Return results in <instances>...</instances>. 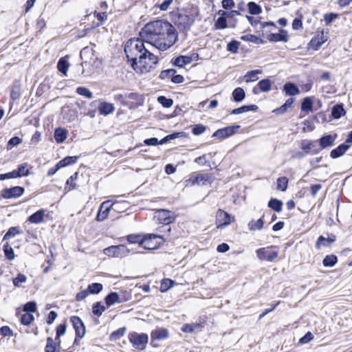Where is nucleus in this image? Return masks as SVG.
I'll return each instance as SVG.
<instances>
[{
	"mask_svg": "<svg viewBox=\"0 0 352 352\" xmlns=\"http://www.w3.org/2000/svg\"><path fill=\"white\" fill-rule=\"evenodd\" d=\"M139 36L147 43L161 51L172 47L177 41L178 34L175 27L164 20H156L146 24Z\"/></svg>",
	"mask_w": 352,
	"mask_h": 352,
	"instance_id": "obj_1",
	"label": "nucleus"
},
{
	"mask_svg": "<svg viewBox=\"0 0 352 352\" xmlns=\"http://www.w3.org/2000/svg\"><path fill=\"white\" fill-rule=\"evenodd\" d=\"M142 38H132L124 45V53L133 69L140 74L148 73L155 66L159 59L144 45Z\"/></svg>",
	"mask_w": 352,
	"mask_h": 352,
	"instance_id": "obj_2",
	"label": "nucleus"
},
{
	"mask_svg": "<svg viewBox=\"0 0 352 352\" xmlns=\"http://www.w3.org/2000/svg\"><path fill=\"white\" fill-rule=\"evenodd\" d=\"M134 253H142L140 251L133 252V249L128 248L124 245H111L104 250V253L108 256L113 257H125L130 252Z\"/></svg>",
	"mask_w": 352,
	"mask_h": 352,
	"instance_id": "obj_3",
	"label": "nucleus"
},
{
	"mask_svg": "<svg viewBox=\"0 0 352 352\" xmlns=\"http://www.w3.org/2000/svg\"><path fill=\"white\" fill-rule=\"evenodd\" d=\"M129 340L135 349L143 350L148 340V336L144 333L131 332L128 335Z\"/></svg>",
	"mask_w": 352,
	"mask_h": 352,
	"instance_id": "obj_4",
	"label": "nucleus"
},
{
	"mask_svg": "<svg viewBox=\"0 0 352 352\" xmlns=\"http://www.w3.org/2000/svg\"><path fill=\"white\" fill-rule=\"evenodd\" d=\"M157 239H164V236H160L156 234H149L143 237L141 247L144 250H152L159 248L161 241H156Z\"/></svg>",
	"mask_w": 352,
	"mask_h": 352,
	"instance_id": "obj_5",
	"label": "nucleus"
},
{
	"mask_svg": "<svg viewBox=\"0 0 352 352\" xmlns=\"http://www.w3.org/2000/svg\"><path fill=\"white\" fill-rule=\"evenodd\" d=\"M274 246L261 248L256 250V253L258 258L261 261L268 262L274 261L278 256V252L272 250Z\"/></svg>",
	"mask_w": 352,
	"mask_h": 352,
	"instance_id": "obj_6",
	"label": "nucleus"
},
{
	"mask_svg": "<svg viewBox=\"0 0 352 352\" xmlns=\"http://www.w3.org/2000/svg\"><path fill=\"white\" fill-rule=\"evenodd\" d=\"M155 217L160 224H170L176 218L173 212L166 209H157Z\"/></svg>",
	"mask_w": 352,
	"mask_h": 352,
	"instance_id": "obj_7",
	"label": "nucleus"
},
{
	"mask_svg": "<svg viewBox=\"0 0 352 352\" xmlns=\"http://www.w3.org/2000/svg\"><path fill=\"white\" fill-rule=\"evenodd\" d=\"M187 184L195 185L201 184L206 185L211 184L213 182V177L211 174H196L192 175L190 178L186 181Z\"/></svg>",
	"mask_w": 352,
	"mask_h": 352,
	"instance_id": "obj_8",
	"label": "nucleus"
},
{
	"mask_svg": "<svg viewBox=\"0 0 352 352\" xmlns=\"http://www.w3.org/2000/svg\"><path fill=\"white\" fill-rule=\"evenodd\" d=\"M241 126L235 124L228 126L222 129H219L214 131L212 135V138H217L219 139L228 138L236 133V131L240 129Z\"/></svg>",
	"mask_w": 352,
	"mask_h": 352,
	"instance_id": "obj_9",
	"label": "nucleus"
},
{
	"mask_svg": "<svg viewBox=\"0 0 352 352\" xmlns=\"http://www.w3.org/2000/svg\"><path fill=\"white\" fill-rule=\"evenodd\" d=\"M194 20L186 14H179L175 20V24L182 31L189 30Z\"/></svg>",
	"mask_w": 352,
	"mask_h": 352,
	"instance_id": "obj_10",
	"label": "nucleus"
},
{
	"mask_svg": "<svg viewBox=\"0 0 352 352\" xmlns=\"http://www.w3.org/2000/svg\"><path fill=\"white\" fill-rule=\"evenodd\" d=\"M234 217L221 209H219L216 214V223L218 228H223L230 225Z\"/></svg>",
	"mask_w": 352,
	"mask_h": 352,
	"instance_id": "obj_11",
	"label": "nucleus"
},
{
	"mask_svg": "<svg viewBox=\"0 0 352 352\" xmlns=\"http://www.w3.org/2000/svg\"><path fill=\"white\" fill-rule=\"evenodd\" d=\"M74 329H75L76 336L82 338L85 335V327L82 320L76 316L70 318Z\"/></svg>",
	"mask_w": 352,
	"mask_h": 352,
	"instance_id": "obj_12",
	"label": "nucleus"
},
{
	"mask_svg": "<svg viewBox=\"0 0 352 352\" xmlns=\"http://www.w3.org/2000/svg\"><path fill=\"white\" fill-rule=\"evenodd\" d=\"M24 191V188L21 186H14L10 188H3L1 190V196L4 199L18 198L23 194Z\"/></svg>",
	"mask_w": 352,
	"mask_h": 352,
	"instance_id": "obj_13",
	"label": "nucleus"
},
{
	"mask_svg": "<svg viewBox=\"0 0 352 352\" xmlns=\"http://www.w3.org/2000/svg\"><path fill=\"white\" fill-rule=\"evenodd\" d=\"M169 336V333L166 328H157L154 329L151 333V344L156 347L157 344H155L156 340H162L166 339Z\"/></svg>",
	"mask_w": 352,
	"mask_h": 352,
	"instance_id": "obj_14",
	"label": "nucleus"
},
{
	"mask_svg": "<svg viewBox=\"0 0 352 352\" xmlns=\"http://www.w3.org/2000/svg\"><path fill=\"white\" fill-rule=\"evenodd\" d=\"M113 205V204L111 203V201H106L102 202L100 206L98 212L96 217V221H102L104 220L107 217L110 209Z\"/></svg>",
	"mask_w": 352,
	"mask_h": 352,
	"instance_id": "obj_15",
	"label": "nucleus"
},
{
	"mask_svg": "<svg viewBox=\"0 0 352 352\" xmlns=\"http://www.w3.org/2000/svg\"><path fill=\"white\" fill-rule=\"evenodd\" d=\"M337 138V134H325L322 135L316 142L319 143L320 146L322 149H324L332 146L334 144V142Z\"/></svg>",
	"mask_w": 352,
	"mask_h": 352,
	"instance_id": "obj_16",
	"label": "nucleus"
},
{
	"mask_svg": "<svg viewBox=\"0 0 352 352\" xmlns=\"http://www.w3.org/2000/svg\"><path fill=\"white\" fill-rule=\"evenodd\" d=\"M193 58L191 56L179 55L172 58L170 63L175 67H183L186 65L191 63Z\"/></svg>",
	"mask_w": 352,
	"mask_h": 352,
	"instance_id": "obj_17",
	"label": "nucleus"
},
{
	"mask_svg": "<svg viewBox=\"0 0 352 352\" xmlns=\"http://www.w3.org/2000/svg\"><path fill=\"white\" fill-rule=\"evenodd\" d=\"M157 231L160 233L158 235L164 236V239H162V241H171L177 237L176 236H172L170 224H162L157 228Z\"/></svg>",
	"mask_w": 352,
	"mask_h": 352,
	"instance_id": "obj_18",
	"label": "nucleus"
},
{
	"mask_svg": "<svg viewBox=\"0 0 352 352\" xmlns=\"http://www.w3.org/2000/svg\"><path fill=\"white\" fill-rule=\"evenodd\" d=\"M336 239V236L333 234H330L327 238L320 236L316 243V248L320 250L322 247H329L335 242Z\"/></svg>",
	"mask_w": 352,
	"mask_h": 352,
	"instance_id": "obj_19",
	"label": "nucleus"
},
{
	"mask_svg": "<svg viewBox=\"0 0 352 352\" xmlns=\"http://www.w3.org/2000/svg\"><path fill=\"white\" fill-rule=\"evenodd\" d=\"M267 38L271 42H286L287 41V32L280 29L279 33H271L267 36Z\"/></svg>",
	"mask_w": 352,
	"mask_h": 352,
	"instance_id": "obj_20",
	"label": "nucleus"
},
{
	"mask_svg": "<svg viewBox=\"0 0 352 352\" xmlns=\"http://www.w3.org/2000/svg\"><path fill=\"white\" fill-rule=\"evenodd\" d=\"M272 87V81L269 78H265L263 80H261L258 82L257 87H255L252 89V92L254 94H258V89H260V91L263 92L269 91L271 89Z\"/></svg>",
	"mask_w": 352,
	"mask_h": 352,
	"instance_id": "obj_21",
	"label": "nucleus"
},
{
	"mask_svg": "<svg viewBox=\"0 0 352 352\" xmlns=\"http://www.w3.org/2000/svg\"><path fill=\"white\" fill-rule=\"evenodd\" d=\"M349 148L350 145L344 142L330 152V157L333 159L338 158L342 156Z\"/></svg>",
	"mask_w": 352,
	"mask_h": 352,
	"instance_id": "obj_22",
	"label": "nucleus"
},
{
	"mask_svg": "<svg viewBox=\"0 0 352 352\" xmlns=\"http://www.w3.org/2000/svg\"><path fill=\"white\" fill-rule=\"evenodd\" d=\"M246 17H247V19L248 20V21L250 22V23L254 27H256V25H260V28L261 29H265L270 26L273 27L274 28H276V25L272 21L262 22L258 19L255 18L254 16H247Z\"/></svg>",
	"mask_w": 352,
	"mask_h": 352,
	"instance_id": "obj_23",
	"label": "nucleus"
},
{
	"mask_svg": "<svg viewBox=\"0 0 352 352\" xmlns=\"http://www.w3.org/2000/svg\"><path fill=\"white\" fill-rule=\"evenodd\" d=\"M283 91L286 96H293L300 93L298 86L292 82H287L283 85Z\"/></svg>",
	"mask_w": 352,
	"mask_h": 352,
	"instance_id": "obj_24",
	"label": "nucleus"
},
{
	"mask_svg": "<svg viewBox=\"0 0 352 352\" xmlns=\"http://www.w3.org/2000/svg\"><path fill=\"white\" fill-rule=\"evenodd\" d=\"M115 110V107L112 103L107 102H101L98 106V111L100 114L107 116L112 113Z\"/></svg>",
	"mask_w": 352,
	"mask_h": 352,
	"instance_id": "obj_25",
	"label": "nucleus"
},
{
	"mask_svg": "<svg viewBox=\"0 0 352 352\" xmlns=\"http://www.w3.org/2000/svg\"><path fill=\"white\" fill-rule=\"evenodd\" d=\"M44 216V210H38L28 217V221H29L31 223L38 224L43 221Z\"/></svg>",
	"mask_w": 352,
	"mask_h": 352,
	"instance_id": "obj_26",
	"label": "nucleus"
},
{
	"mask_svg": "<svg viewBox=\"0 0 352 352\" xmlns=\"http://www.w3.org/2000/svg\"><path fill=\"white\" fill-rule=\"evenodd\" d=\"M258 107L256 104L243 105L239 108L234 109L231 111V114L237 115L248 111H256Z\"/></svg>",
	"mask_w": 352,
	"mask_h": 352,
	"instance_id": "obj_27",
	"label": "nucleus"
},
{
	"mask_svg": "<svg viewBox=\"0 0 352 352\" xmlns=\"http://www.w3.org/2000/svg\"><path fill=\"white\" fill-rule=\"evenodd\" d=\"M345 113L346 111L342 103L335 104L331 109V116L334 119H339Z\"/></svg>",
	"mask_w": 352,
	"mask_h": 352,
	"instance_id": "obj_28",
	"label": "nucleus"
},
{
	"mask_svg": "<svg viewBox=\"0 0 352 352\" xmlns=\"http://www.w3.org/2000/svg\"><path fill=\"white\" fill-rule=\"evenodd\" d=\"M104 301L107 307L113 305L115 303H120V296L117 292H111L105 298Z\"/></svg>",
	"mask_w": 352,
	"mask_h": 352,
	"instance_id": "obj_29",
	"label": "nucleus"
},
{
	"mask_svg": "<svg viewBox=\"0 0 352 352\" xmlns=\"http://www.w3.org/2000/svg\"><path fill=\"white\" fill-rule=\"evenodd\" d=\"M218 14L219 16L214 22V27L217 30L226 29L228 27L226 16L223 15V10H219Z\"/></svg>",
	"mask_w": 352,
	"mask_h": 352,
	"instance_id": "obj_30",
	"label": "nucleus"
},
{
	"mask_svg": "<svg viewBox=\"0 0 352 352\" xmlns=\"http://www.w3.org/2000/svg\"><path fill=\"white\" fill-rule=\"evenodd\" d=\"M294 102V98H289L287 100H286V101L285 102V103L283 105H281L280 107L274 109L273 111V113H274L277 115L283 114L287 111V109L289 108H290L292 106Z\"/></svg>",
	"mask_w": 352,
	"mask_h": 352,
	"instance_id": "obj_31",
	"label": "nucleus"
},
{
	"mask_svg": "<svg viewBox=\"0 0 352 352\" xmlns=\"http://www.w3.org/2000/svg\"><path fill=\"white\" fill-rule=\"evenodd\" d=\"M45 352H60V346H58L51 337H48L46 339Z\"/></svg>",
	"mask_w": 352,
	"mask_h": 352,
	"instance_id": "obj_32",
	"label": "nucleus"
},
{
	"mask_svg": "<svg viewBox=\"0 0 352 352\" xmlns=\"http://www.w3.org/2000/svg\"><path fill=\"white\" fill-rule=\"evenodd\" d=\"M245 97V93L243 88L236 87L234 89L232 93V100L236 102H242Z\"/></svg>",
	"mask_w": 352,
	"mask_h": 352,
	"instance_id": "obj_33",
	"label": "nucleus"
},
{
	"mask_svg": "<svg viewBox=\"0 0 352 352\" xmlns=\"http://www.w3.org/2000/svg\"><path fill=\"white\" fill-rule=\"evenodd\" d=\"M316 142L309 140H303L301 141L300 144V148L305 155H309L311 153V150L314 147V144Z\"/></svg>",
	"mask_w": 352,
	"mask_h": 352,
	"instance_id": "obj_34",
	"label": "nucleus"
},
{
	"mask_svg": "<svg viewBox=\"0 0 352 352\" xmlns=\"http://www.w3.org/2000/svg\"><path fill=\"white\" fill-rule=\"evenodd\" d=\"M67 135V130L59 127L55 130L54 137L57 143H62L66 140Z\"/></svg>",
	"mask_w": 352,
	"mask_h": 352,
	"instance_id": "obj_35",
	"label": "nucleus"
},
{
	"mask_svg": "<svg viewBox=\"0 0 352 352\" xmlns=\"http://www.w3.org/2000/svg\"><path fill=\"white\" fill-rule=\"evenodd\" d=\"M261 73L262 70L261 69H255L248 72L243 76V79L246 82H254L258 79L257 75Z\"/></svg>",
	"mask_w": 352,
	"mask_h": 352,
	"instance_id": "obj_36",
	"label": "nucleus"
},
{
	"mask_svg": "<svg viewBox=\"0 0 352 352\" xmlns=\"http://www.w3.org/2000/svg\"><path fill=\"white\" fill-rule=\"evenodd\" d=\"M267 206L275 212H280L282 210L283 202L276 198H272L268 201Z\"/></svg>",
	"mask_w": 352,
	"mask_h": 352,
	"instance_id": "obj_37",
	"label": "nucleus"
},
{
	"mask_svg": "<svg viewBox=\"0 0 352 352\" xmlns=\"http://www.w3.org/2000/svg\"><path fill=\"white\" fill-rule=\"evenodd\" d=\"M20 96H21L20 82L19 81H14L12 85V90H11V93H10V97L13 100H16L19 99L20 98Z\"/></svg>",
	"mask_w": 352,
	"mask_h": 352,
	"instance_id": "obj_38",
	"label": "nucleus"
},
{
	"mask_svg": "<svg viewBox=\"0 0 352 352\" xmlns=\"http://www.w3.org/2000/svg\"><path fill=\"white\" fill-rule=\"evenodd\" d=\"M263 225H264V221L263 220V218H260L259 219H258L256 221L254 220L250 221L248 223V226L249 230L251 231L256 230H261V229H263Z\"/></svg>",
	"mask_w": 352,
	"mask_h": 352,
	"instance_id": "obj_39",
	"label": "nucleus"
},
{
	"mask_svg": "<svg viewBox=\"0 0 352 352\" xmlns=\"http://www.w3.org/2000/svg\"><path fill=\"white\" fill-rule=\"evenodd\" d=\"M22 233V230L19 227H11L8 229L7 232L3 236V240H8L10 238L15 236L16 234Z\"/></svg>",
	"mask_w": 352,
	"mask_h": 352,
	"instance_id": "obj_40",
	"label": "nucleus"
},
{
	"mask_svg": "<svg viewBox=\"0 0 352 352\" xmlns=\"http://www.w3.org/2000/svg\"><path fill=\"white\" fill-rule=\"evenodd\" d=\"M301 110L307 112L313 111V100L310 97H306L302 100Z\"/></svg>",
	"mask_w": 352,
	"mask_h": 352,
	"instance_id": "obj_41",
	"label": "nucleus"
},
{
	"mask_svg": "<svg viewBox=\"0 0 352 352\" xmlns=\"http://www.w3.org/2000/svg\"><path fill=\"white\" fill-rule=\"evenodd\" d=\"M69 66V62L64 58H60L57 63V68L58 71L63 74H66Z\"/></svg>",
	"mask_w": 352,
	"mask_h": 352,
	"instance_id": "obj_42",
	"label": "nucleus"
},
{
	"mask_svg": "<svg viewBox=\"0 0 352 352\" xmlns=\"http://www.w3.org/2000/svg\"><path fill=\"white\" fill-rule=\"evenodd\" d=\"M87 289L89 294H98L100 292H102L103 289V285L99 283H94L89 284Z\"/></svg>",
	"mask_w": 352,
	"mask_h": 352,
	"instance_id": "obj_43",
	"label": "nucleus"
},
{
	"mask_svg": "<svg viewBox=\"0 0 352 352\" xmlns=\"http://www.w3.org/2000/svg\"><path fill=\"white\" fill-rule=\"evenodd\" d=\"M78 157L77 156H67L59 161V166H62V168L74 164L76 163Z\"/></svg>",
	"mask_w": 352,
	"mask_h": 352,
	"instance_id": "obj_44",
	"label": "nucleus"
},
{
	"mask_svg": "<svg viewBox=\"0 0 352 352\" xmlns=\"http://www.w3.org/2000/svg\"><path fill=\"white\" fill-rule=\"evenodd\" d=\"M143 236L140 234H129L126 236V239L129 243L132 244H136L138 243L139 245V247H141L142 244V240H143Z\"/></svg>",
	"mask_w": 352,
	"mask_h": 352,
	"instance_id": "obj_45",
	"label": "nucleus"
},
{
	"mask_svg": "<svg viewBox=\"0 0 352 352\" xmlns=\"http://www.w3.org/2000/svg\"><path fill=\"white\" fill-rule=\"evenodd\" d=\"M248 11L250 14H259L262 12L261 7L254 1L248 3Z\"/></svg>",
	"mask_w": 352,
	"mask_h": 352,
	"instance_id": "obj_46",
	"label": "nucleus"
},
{
	"mask_svg": "<svg viewBox=\"0 0 352 352\" xmlns=\"http://www.w3.org/2000/svg\"><path fill=\"white\" fill-rule=\"evenodd\" d=\"M337 261V256L331 254L326 256L322 261V263L325 267H333L336 264Z\"/></svg>",
	"mask_w": 352,
	"mask_h": 352,
	"instance_id": "obj_47",
	"label": "nucleus"
},
{
	"mask_svg": "<svg viewBox=\"0 0 352 352\" xmlns=\"http://www.w3.org/2000/svg\"><path fill=\"white\" fill-rule=\"evenodd\" d=\"M105 311V307L102 304L101 302H96L92 305V312L97 316H100L102 313Z\"/></svg>",
	"mask_w": 352,
	"mask_h": 352,
	"instance_id": "obj_48",
	"label": "nucleus"
},
{
	"mask_svg": "<svg viewBox=\"0 0 352 352\" xmlns=\"http://www.w3.org/2000/svg\"><path fill=\"white\" fill-rule=\"evenodd\" d=\"M5 256L9 261H12L14 258L15 254L14 250L9 245L8 243H5L3 246Z\"/></svg>",
	"mask_w": 352,
	"mask_h": 352,
	"instance_id": "obj_49",
	"label": "nucleus"
},
{
	"mask_svg": "<svg viewBox=\"0 0 352 352\" xmlns=\"http://www.w3.org/2000/svg\"><path fill=\"white\" fill-rule=\"evenodd\" d=\"M157 102L164 108H170L173 104V100L164 96H160L157 98Z\"/></svg>",
	"mask_w": 352,
	"mask_h": 352,
	"instance_id": "obj_50",
	"label": "nucleus"
},
{
	"mask_svg": "<svg viewBox=\"0 0 352 352\" xmlns=\"http://www.w3.org/2000/svg\"><path fill=\"white\" fill-rule=\"evenodd\" d=\"M288 186V179L286 177H280L277 179V189L280 191H285Z\"/></svg>",
	"mask_w": 352,
	"mask_h": 352,
	"instance_id": "obj_51",
	"label": "nucleus"
},
{
	"mask_svg": "<svg viewBox=\"0 0 352 352\" xmlns=\"http://www.w3.org/2000/svg\"><path fill=\"white\" fill-rule=\"evenodd\" d=\"M240 42L236 40H232L227 45V50L232 54H236L239 50Z\"/></svg>",
	"mask_w": 352,
	"mask_h": 352,
	"instance_id": "obj_52",
	"label": "nucleus"
},
{
	"mask_svg": "<svg viewBox=\"0 0 352 352\" xmlns=\"http://www.w3.org/2000/svg\"><path fill=\"white\" fill-rule=\"evenodd\" d=\"M175 283L173 280L169 278H164L162 280L160 285V290L164 292L171 288L174 285Z\"/></svg>",
	"mask_w": 352,
	"mask_h": 352,
	"instance_id": "obj_53",
	"label": "nucleus"
},
{
	"mask_svg": "<svg viewBox=\"0 0 352 352\" xmlns=\"http://www.w3.org/2000/svg\"><path fill=\"white\" fill-rule=\"evenodd\" d=\"M76 93L78 95L85 96L89 99H91L93 98V93L87 88L85 87H78L76 89Z\"/></svg>",
	"mask_w": 352,
	"mask_h": 352,
	"instance_id": "obj_54",
	"label": "nucleus"
},
{
	"mask_svg": "<svg viewBox=\"0 0 352 352\" xmlns=\"http://www.w3.org/2000/svg\"><path fill=\"white\" fill-rule=\"evenodd\" d=\"M22 142L21 138L14 136L9 140L7 144V149L8 151L12 149L14 146L19 145Z\"/></svg>",
	"mask_w": 352,
	"mask_h": 352,
	"instance_id": "obj_55",
	"label": "nucleus"
},
{
	"mask_svg": "<svg viewBox=\"0 0 352 352\" xmlns=\"http://www.w3.org/2000/svg\"><path fill=\"white\" fill-rule=\"evenodd\" d=\"M23 311L25 313H32L36 311V304L34 301L28 302L23 307Z\"/></svg>",
	"mask_w": 352,
	"mask_h": 352,
	"instance_id": "obj_56",
	"label": "nucleus"
},
{
	"mask_svg": "<svg viewBox=\"0 0 352 352\" xmlns=\"http://www.w3.org/2000/svg\"><path fill=\"white\" fill-rule=\"evenodd\" d=\"M27 280V277L23 274L19 273L17 276L13 279L12 283L15 287H19L21 283H25Z\"/></svg>",
	"mask_w": 352,
	"mask_h": 352,
	"instance_id": "obj_57",
	"label": "nucleus"
},
{
	"mask_svg": "<svg viewBox=\"0 0 352 352\" xmlns=\"http://www.w3.org/2000/svg\"><path fill=\"white\" fill-rule=\"evenodd\" d=\"M16 170L17 173L19 174V177L22 176H28L29 175V169L28 168V164L26 163L19 165Z\"/></svg>",
	"mask_w": 352,
	"mask_h": 352,
	"instance_id": "obj_58",
	"label": "nucleus"
},
{
	"mask_svg": "<svg viewBox=\"0 0 352 352\" xmlns=\"http://www.w3.org/2000/svg\"><path fill=\"white\" fill-rule=\"evenodd\" d=\"M176 70L174 69H168L161 72L159 78L162 80H165L166 78H171L172 75L176 74Z\"/></svg>",
	"mask_w": 352,
	"mask_h": 352,
	"instance_id": "obj_59",
	"label": "nucleus"
},
{
	"mask_svg": "<svg viewBox=\"0 0 352 352\" xmlns=\"http://www.w3.org/2000/svg\"><path fill=\"white\" fill-rule=\"evenodd\" d=\"M34 320V316L30 313L23 314L21 317V322L24 325L30 324Z\"/></svg>",
	"mask_w": 352,
	"mask_h": 352,
	"instance_id": "obj_60",
	"label": "nucleus"
},
{
	"mask_svg": "<svg viewBox=\"0 0 352 352\" xmlns=\"http://www.w3.org/2000/svg\"><path fill=\"white\" fill-rule=\"evenodd\" d=\"M206 126L201 124H198L194 125V126L192 129V133L195 135H199L204 133L206 131Z\"/></svg>",
	"mask_w": 352,
	"mask_h": 352,
	"instance_id": "obj_61",
	"label": "nucleus"
},
{
	"mask_svg": "<svg viewBox=\"0 0 352 352\" xmlns=\"http://www.w3.org/2000/svg\"><path fill=\"white\" fill-rule=\"evenodd\" d=\"M324 21L327 25L331 24L335 19L338 18V14L333 12L327 13L324 14Z\"/></svg>",
	"mask_w": 352,
	"mask_h": 352,
	"instance_id": "obj_62",
	"label": "nucleus"
},
{
	"mask_svg": "<svg viewBox=\"0 0 352 352\" xmlns=\"http://www.w3.org/2000/svg\"><path fill=\"white\" fill-rule=\"evenodd\" d=\"M125 332H126L125 327L119 328L116 331H114L113 333H111V338L112 340H118V339L120 338L122 336H123L124 334L125 333Z\"/></svg>",
	"mask_w": 352,
	"mask_h": 352,
	"instance_id": "obj_63",
	"label": "nucleus"
},
{
	"mask_svg": "<svg viewBox=\"0 0 352 352\" xmlns=\"http://www.w3.org/2000/svg\"><path fill=\"white\" fill-rule=\"evenodd\" d=\"M313 339H314L313 334L310 331H308L307 333H305V335L304 336H302V338H300L299 343L307 344V343L309 342L310 341H311Z\"/></svg>",
	"mask_w": 352,
	"mask_h": 352,
	"instance_id": "obj_64",
	"label": "nucleus"
}]
</instances>
